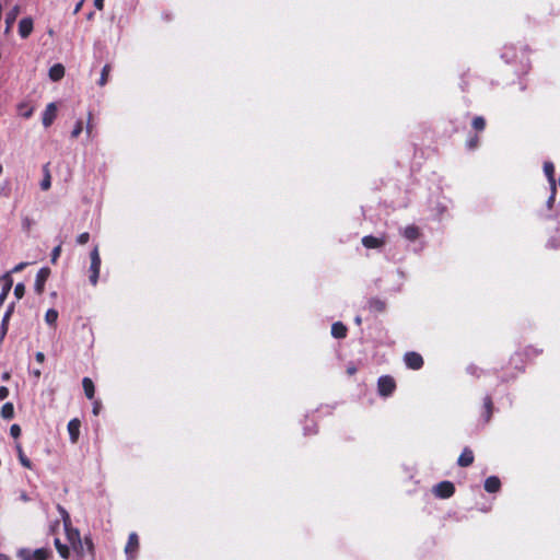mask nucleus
<instances>
[{
	"instance_id": "obj_4",
	"label": "nucleus",
	"mask_w": 560,
	"mask_h": 560,
	"mask_svg": "<svg viewBox=\"0 0 560 560\" xmlns=\"http://www.w3.org/2000/svg\"><path fill=\"white\" fill-rule=\"evenodd\" d=\"M432 492L439 499H450L455 493V486L452 481L444 480L436 483Z\"/></svg>"
},
{
	"instance_id": "obj_7",
	"label": "nucleus",
	"mask_w": 560,
	"mask_h": 560,
	"mask_svg": "<svg viewBox=\"0 0 560 560\" xmlns=\"http://www.w3.org/2000/svg\"><path fill=\"white\" fill-rule=\"evenodd\" d=\"M50 276V269L48 267H43L38 270L35 279V285L34 289L37 294H43L45 290V284L47 279Z\"/></svg>"
},
{
	"instance_id": "obj_9",
	"label": "nucleus",
	"mask_w": 560,
	"mask_h": 560,
	"mask_svg": "<svg viewBox=\"0 0 560 560\" xmlns=\"http://www.w3.org/2000/svg\"><path fill=\"white\" fill-rule=\"evenodd\" d=\"M57 117V106L55 103H49L43 113V125L49 127L52 125Z\"/></svg>"
},
{
	"instance_id": "obj_56",
	"label": "nucleus",
	"mask_w": 560,
	"mask_h": 560,
	"mask_svg": "<svg viewBox=\"0 0 560 560\" xmlns=\"http://www.w3.org/2000/svg\"><path fill=\"white\" fill-rule=\"evenodd\" d=\"M10 20H15V16H9V18L7 19V22H10Z\"/></svg>"
},
{
	"instance_id": "obj_51",
	"label": "nucleus",
	"mask_w": 560,
	"mask_h": 560,
	"mask_svg": "<svg viewBox=\"0 0 560 560\" xmlns=\"http://www.w3.org/2000/svg\"><path fill=\"white\" fill-rule=\"evenodd\" d=\"M82 4H83V0H81V1L75 5V8H74V13H78V12L81 10Z\"/></svg>"
},
{
	"instance_id": "obj_14",
	"label": "nucleus",
	"mask_w": 560,
	"mask_h": 560,
	"mask_svg": "<svg viewBox=\"0 0 560 560\" xmlns=\"http://www.w3.org/2000/svg\"><path fill=\"white\" fill-rule=\"evenodd\" d=\"M493 400L491 398V396L487 395L485 398H483V406H482V413H481V417L483 418V421L486 423H488L492 417V413H493Z\"/></svg>"
},
{
	"instance_id": "obj_31",
	"label": "nucleus",
	"mask_w": 560,
	"mask_h": 560,
	"mask_svg": "<svg viewBox=\"0 0 560 560\" xmlns=\"http://www.w3.org/2000/svg\"><path fill=\"white\" fill-rule=\"evenodd\" d=\"M44 171H45V177L43 178V180L40 183V188L43 190H47L51 186V177H50L47 165L44 167Z\"/></svg>"
},
{
	"instance_id": "obj_62",
	"label": "nucleus",
	"mask_w": 560,
	"mask_h": 560,
	"mask_svg": "<svg viewBox=\"0 0 560 560\" xmlns=\"http://www.w3.org/2000/svg\"><path fill=\"white\" fill-rule=\"evenodd\" d=\"M2 172H3V167H2V165L0 164V175L2 174Z\"/></svg>"
},
{
	"instance_id": "obj_22",
	"label": "nucleus",
	"mask_w": 560,
	"mask_h": 560,
	"mask_svg": "<svg viewBox=\"0 0 560 560\" xmlns=\"http://www.w3.org/2000/svg\"><path fill=\"white\" fill-rule=\"evenodd\" d=\"M2 281H3V287H2L0 295L8 298L10 290L13 285V279L11 277V272H7L5 275H3Z\"/></svg>"
},
{
	"instance_id": "obj_13",
	"label": "nucleus",
	"mask_w": 560,
	"mask_h": 560,
	"mask_svg": "<svg viewBox=\"0 0 560 560\" xmlns=\"http://www.w3.org/2000/svg\"><path fill=\"white\" fill-rule=\"evenodd\" d=\"M33 31V20L24 18L19 22V34L22 38H27Z\"/></svg>"
},
{
	"instance_id": "obj_10",
	"label": "nucleus",
	"mask_w": 560,
	"mask_h": 560,
	"mask_svg": "<svg viewBox=\"0 0 560 560\" xmlns=\"http://www.w3.org/2000/svg\"><path fill=\"white\" fill-rule=\"evenodd\" d=\"M474 460L475 455L472 450H470L469 447H464L463 452L457 458V465L459 467H469L472 465Z\"/></svg>"
},
{
	"instance_id": "obj_17",
	"label": "nucleus",
	"mask_w": 560,
	"mask_h": 560,
	"mask_svg": "<svg viewBox=\"0 0 560 560\" xmlns=\"http://www.w3.org/2000/svg\"><path fill=\"white\" fill-rule=\"evenodd\" d=\"M348 328L341 322H336L331 325V335L337 339L347 337Z\"/></svg>"
},
{
	"instance_id": "obj_18",
	"label": "nucleus",
	"mask_w": 560,
	"mask_h": 560,
	"mask_svg": "<svg viewBox=\"0 0 560 560\" xmlns=\"http://www.w3.org/2000/svg\"><path fill=\"white\" fill-rule=\"evenodd\" d=\"M420 234V229L415 224L406 226L402 233V235L410 242L418 240Z\"/></svg>"
},
{
	"instance_id": "obj_3",
	"label": "nucleus",
	"mask_w": 560,
	"mask_h": 560,
	"mask_svg": "<svg viewBox=\"0 0 560 560\" xmlns=\"http://www.w3.org/2000/svg\"><path fill=\"white\" fill-rule=\"evenodd\" d=\"M91 265H90V282L92 285H96L100 277L101 269V256L98 253V248L94 247V249L90 254Z\"/></svg>"
},
{
	"instance_id": "obj_30",
	"label": "nucleus",
	"mask_w": 560,
	"mask_h": 560,
	"mask_svg": "<svg viewBox=\"0 0 560 560\" xmlns=\"http://www.w3.org/2000/svg\"><path fill=\"white\" fill-rule=\"evenodd\" d=\"M58 319V312L54 308H49L45 314V320L49 325L56 324Z\"/></svg>"
},
{
	"instance_id": "obj_59",
	"label": "nucleus",
	"mask_w": 560,
	"mask_h": 560,
	"mask_svg": "<svg viewBox=\"0 0 560 560\" xmlns=\"http://www.w3.org/2000/svg\"><path fill=\"white\" fill-rule=\"evenodd\" d=\"M355 323H357V324H361V318H360V317H357V318H355Z\"/></svg>"
},
{
	"instance_id": "obj_6",
	"label": "nucleus",
	"mask_w": 560,
	"mask_h": 560,
	"mask_svg": "<svg viewBox=\"0 0 560 560\" xmlns=\"http://www.w3.org/2000/svg\"><path fill=\"white\" fill-rule=\"evenodd\" d=\"M139 549V537L136 533H131L128 536V541L125 547V553L128 560H135Z\"/></svg>"
},
{
	"instance_id": "obj_26",
	"label": "nucleus",
	"mask_w": 560,
	"mask_h": 560,
	"mask_svg": "<svg viewBox=\"0 0 560 560\" xmlns=\"http://www.w3.org/2000/svg\"><path fill=\"white\" fill-rule=\"evenodd\" d=\"M110 71H112L110 65L107 63L103 67L102 72H101V78L97 82L100 86H104L108 82Z\"/></svg>"
},
{
	"instance_id": "obj_50",
	"label": "nucleus",
	"mask_w": 560,
	"mask_h": 560,
	"mask_svg": "<svg viewBox=\"0 0 560 560\" xmlns=\"http://www.w3.org/2000/svg\"><path fill=\"white\" fill-rule=\"evenodd\" d=\"M7 332H8V329L5 327L0 326V342L4 339Z\"/></svg>"
},
{
	"instance_id": "obj_55",
	"label": "nucleus",
	"mask_w": 560,
	"mask_h": 560,
	"mask_svg": "<svg viewBox=\"0 0 560 560\" xmlns=\"http://www.w3.org/2000/svg\"><path fill=\"white\" fill-rule=\"evenodd\" d=\"M94 18V12H90L86 16L88 20H92Z\"/></svg>"
},
{
	"instance_id": "obj_19",
	"label": "nucleus",
	"mask_w": 560,
	"mask_h": 560,
	"mask_svg": "<svg viewBox=\"0 0 560 560\" xmlns=\"http://www.w3.org/2000/svg\"><path fill=\"white\" fill-rule=\"evenodd\" d=\"M15 450H16V453H18V457H19V460L21 463V465L27 469H31L32 468V462L30 460V458L24 454V451H23V447L21 445L20 442H16L15 443Z\"/></svg>"
},
{
	"instance_id": "obj_15",
	"label": "nucleus",
	"mask_w": 560,
	"mask_h": 560,
	"mask_svg": "<svg viewBox=\"0 0 560 560\" xmlns=\"http://www.w3.org/2000/svg\"><path fill=\"white\" fill-rule=\"evenodd\" d=\"M368 308L371 313H383L386 310V302L378 298H371L368 301Z\"/></svg>"
},
{
	"instance_id": "obj_58",
	"label": "nucleus",
	"mask_w": 560,
	"mask_h": 560,
	"mask_svg": "<svg viewBox=\"0 0 560 560\" xmlns=\"http://www.w3.org/2000/svg\"><path fill=\"white\" fill-rule=\"evenodd\" d=\"M10 20H15V16H9V18L7 19V22H10Z\"/></svg>"
},
{
	"instance_id": "obj_52",
	"label": "nucleus",
	"mask_w": 560,
	"mask_h": 560,
	"mask_svg": "<svg viewBox=\"0 0 560 560\" xmlns=\"http://www.w3.org/2000/svg\"><path fill=\"white\" fill-rule=\"evenodd\" d=\"M5 300H7V298H5V296L0 295V308L2 307V305H3V303H4V301H5Z\"/></svg>"
},
{
	"instance_id": "obj_20",
	"label": "nucleus",
	"mask_w": 560,
	"mask_h": 560,
	"mask_svg": "<svg viewBox=\"0 0 560 560\" xmlns=\"http://www.w3.org/2000/svg\"><path fill=\"white\" fill-rule=\"evenodd\" d=\"M82 387L86 398L93 399L95 395V386L93 381L90 377H84L82 380Z\"/></svg>"
},
{
	"instance_id": "obj_48",
	"label": "nucleus",
	"mask_w": 560,
	"mask_h": 560,
	"mask_svg": "<svg viewBox=\"0 0 560 560\" xmlns=\"http://www.w3.org/2000/svg\"><path fill=\"white\" fill-rule=\"evenodd\" d=\"M13 312H14V303H11V304L8 306V308H7V311H5V313H4V314H8V315H9V317H11V316H12V314H13Z\"/></svg>"
},
{
	"instance_id": "obj_42",
	"label": "nucleus",
	"mask_w": 560,
	"mask_h": 560,
	"mask_svg": "<svg viewBox=\"0 0 560 560\" xmlns=\"http://www.w3.org/2000/svg\"><path fill=\"white\" fill-rule=\"evenodd\" d=\"M27 266V262H20L19 265H16L10 272L13 273V272H20L21 270H23L25 267Z\"/></svg>"
},
{
	"instance_id": "obj_60",
	"label": "nucleus",
	"mask_w": 560,
	"mask_h": 560,
	"mask_svg": "<svg viewBox=\"0 0 560 560\" xmlns=\"http://www.w3.org/2000/svg\"><path fill=\"white\" fill-rule=\"evenodd\" d=\"M9 378V374L8 373H4L3 374V380H8Z\"/></svg>"
},
{
	"instance_id": "obj_44",
	"label": "nucleus",
	"mask_w": 560,
	"mask_h": 560,
	"mask_svg": "<svg viewBox=\"0 0 560 560\" xmlns=\"http://www.w3.org/2000/svg\"><path fill=\"white\" fill-rule=\"evenodd\" d=\"M11 317H9L8 314H4L3 315V318H2V322H1V327H5L7 329H9V320H10Z\"/></svg>"
},
{
	"instance_id": "obj_32",
	"label": "nucleus",
	"mask_w": 560,
	"mask_h": 560,
	"mask_svg": "<svg viewBox=\"0 0 560 560\" xmlns=\"http://www.w3.org/2000/svg\"><path fill=\"white\" fill-rule=\"evenodd\" d=\"M94 127H95V125L93 122V115H92L91 112H89L86 127H85V131H86V135H88L89 138L93 137V129H94Z\"/></svg>"
},
{
	"instance_id": "obj_43",
	"label": "nucleus",
	"mask_w": 560,
	"mask_h": 560,
	"mask_svg": "<svg viewBox=\"0 0 560 560\" xmlns=\"http://www.w3.org/2000/svg\"><path fill=\"white\" fill-rule=\"evenodd\" d=\"M556 200V192H553V190H551V195L550 197L548 198V201H547V205H548V208H552V205Z\"/></svg>"
},
{
	"instance_id": "obj_34",
	"label": "nucleus",
	"mask_w": 560,
	"mask_h": 560,
	"mask_svg": "<svg viewBox=\"0 0 560 560\" xmlns=\"http://www.w3.org/2000/svg\"><path fill=\"white\" fill-rule=\"evenodd\" d=\"M25 294V285L23 283H18L14 288V295L18 300L22 299Z\"/></svg>"
},
{
	"instance_id": "obj_8",
	"label": "nucleus",
	"mask_w": 560,
	"mask_h": 560,
	"mask_svg": "<svg viewBox=\"0 0 560 560\" xmlns=\"http://www.w3.org/2000/svg\"><path fill=\"white\" fill-rule=\"evenodd\" d=\"M361 242H362V245L365 248H369V249L381 248L386 243L385 237H376V236H373V235H365V236H363Z\"/></svg>"
},
{
	"instance_id": "obj_2",
	"label": "nucleus",
	"mask_w": 560,
	"mask_h": 560,
	"mask_svg": "<svg viewBox=\"0 0 560 560\" xmlns=\"http://www.w3.org/2000/svg\"><path fill=\"white\" fill-rule=\"evenodd\" d=\"M397 384L393 376L383 375L377 380V393L381 397H389L396 390Z\"/></svg>"
},
{
	"instance_id": "obj_12",
	"label": "nucleus",
	"mask_w": 560,
	"mask_h": 560,
	"mask_svg": "<svg viewBox=\"0 0 560 560\" xmlns=\"http://www.w3.org/2000/svg\"><path fill=\"white\" fill-rule=\"evenodd\" d=\"M544 172L545 175L548 178V182L550 184V189L553 190V192H557V184L555 178V165L552 162H545L544 163Z\"/></svg>"
},
{
	"instance_id": "obj_16",
	"label": "nucleus",
	"mask_w": 560,
	"mask_h": 560,
	"mask_svg": "<svg viewBox=\"0 0 560 560\" xmlns=\"http://www.w3.org/2000/svg\"><path fill=\"white\" fill-rule=\"evenodd\" d=\"M485 490L489 493H495L501 489V480L497 476H490L485 480Z\"/></svg>"
},
{
	"instance_id": "obj_46",
	"label": "nucleus",
	"mask_w": 560,
	"mask_h": 560,
	"mask_svg": "<svg viewBox=\"0 0 560 560\" xmlns=\"http://www.w3.org/2000/svg\"><path fill=\"white\" fill-rule=\"evenodd\" d=\"M104 1L105 0H94V7L98 10H103L104 9Z\"/></svg>"
},
{
	"instance_id": "obj_54",
	"label": "nucleus",
	"mask_w": 560,
	"mask_h": 560,
	"mask_svg": "<svg viewBox=\"0 0 560 560\" xmlns=\"http://www.w3.org/2000/svg\"><path fill=\"white\" fill-rule=\"evenodd\" d=\"M0 560H11V559L4 553H0Z\"/></svg>"
},
{
	"instance_id": "obj_63",
	"label": "nucleus",
	"mask_w": 560,
	"mask_h": 560,
	"mask_svg": "<svg viewBox=\"0 0 560 560\" xmlns=\"http://www.w3.org/2000/svg\"><path fill=\"white\" fill-rule=\"evenodd\" d=\"M2 280V277H0V281Z\"/></svg>"
},
{
	"instance_id": "obj_45",
	"label": "nucleus",
	"mask_w": 560,
	"mask_h": 560,
	"mask_svg": "<svg viewBox=\"0 0 560 560\" xmlns=\"http://www.w3.org/2000/svg\"><path fill=\"white\" fill-rule=\"evenodd\" d=\"M35 359L38 363H43L45 361V354L43 352H36Z\"/></svg>"
},
{
	"instance_id": "obj_36",
	"label": "nucleus",
	"mask_w": 560,
	"mask_h": 560,
	"mask_svg": "<svg viewBox=\"0 0 560 560\" xmlns=\"http://www.w3.org/2000/svg\"><path fill=\"white\" fill-rule=\"evenodd\" d=\"M10 434L12 438L18 439L21 435V427L16 423L12 424L10 428Z\"/></svg>"
},
{
	"instance_id": "obj_35",
	"label": "nucleus",
	"mask_w": 560,
	"mask_h": 560,
	"mask_svg": "<svg viewBox=\"0 0 560 560\" xmlns=\"http://www.w3.org/2000/svg\"><path fill=\"white\" fill-rule=\"evenodd\" d=\"M61 254V244H58L51 252L50 259L52 264H56Z\"/></svg>"
},
{
	"instance_id": "obj_1",
	"label": "nucleus",
	"mask_w": 560,
	"mask_h": 560,
	"mask_svg": "<svg viewBox=\"0 0 560 560\" xmlns=\"http://www.w3.org/2000/svg\"><path fill=\"white\" fill-rule=\"evenodd\" d=\"M524 357H529V352L517 350L511 355L509 364L513 365V369L515 370V372L509 373L506 376H503L502 377L503 382H509L511 380H514V378H516V376L518 374L525 372L526 360L524 359Z\"/></svg>"
},
{
	"instance_id": "obj_53",
	"label": "nucleus",
	"mask_w": 560,
	"mask_h": 560,
	"mask_svg": "<svg viewBox=\"0 0 560 560\" xmlns=\"http://www.w3.org/2000/svg\"><path fill=\"white\" fill-rule=\"evenodd\" d=\"M33 374H34V376H35L36 378H39V376H40V371H39V370H35V371H33Z\"/></svg>"
},
{
	"instance_id": "obj_61",
	"label": "nucleus",
	"mask_w": 560,
	"mask_h": 560,
	"mask_svg": "<svg viewBox=\"0 0 560 560\" xmlns=\"http://www.w3.org/2000/svg\"><path fill=\"white\" fill-rule=\"evenodd\" d=\"M32 115V110L25 114V117H30Z\"/></svg>"
},
{
	"instance_id": "obj_37",
	"label": "nucleus",
	"mask_w": 560,
	"mask_h": 560,
	"mask_svg": "<svg viewBox=\"0 0 560 560\" xmlns=\"http://www.w3.org/2000/svg\"><path fill=\"white\" fill-rule=\"evenodd\" d=\"M90 241V234L88 232H83L81 233L78 237H77V243L80 244V245H84L86 244L88 242Z\"/></svg>"
},
{
	"instance_id": "obj_25",
	"label": "nucleus",
	"mask_w": 560,
	"mask_h": 560,
	"mask_svg": "<svg viewBox=\"0 0 560 560\" xmlns=\"http://www.w3.org/2000/svg\"><path fill=\"white\" fill-rule=\"evenodd\" d=\"M79 546H80V555L83 556V548L84 546L86 547L88 549V552L93 555L94 553V544H93V540L91 537H84V540L81 541L79 540Z\"/></svg>"
},
{
	"instance_id": "obj_29",
	"label": "nucleus",
	"mask_w": 560,
	"mask_h": 560,
	"mask_svg": "<svg viewBox=\"0 0 560 560\" xmlns=\"http://www.w3.org/2000/svg\"><path fill=\"white\" fill-rule=\"evenodd\" d=\"M471 126L476 131H482L486 128V120L482 116H476L472 119Z\"/></svg>"
},
{
	"instance_id": "obj_41",
	"label": "nucleus",
	"mask_w": 560,
	"mask_h": 560,
	"mask_svg": "<svg viewBox=\"0 0 560 560\" xmlns=\"http://www.w3.org/2000/svg\"><path fill=\"white\" fill-rule=\"evenodd\" d=\"M9 396V389L5 386H0V400H4Z\"/></svg>"
},
{
	"instance_id": "obj_27",
	"label": "nucleus",
	"mask_w": 560,
	"mask_h": 560,
	"mask_svg": "<svg viewBox=\"0 0 560 560\" xmlns=\"http://www.w3.org/2000/svg\"><path fill=\"white\" fill-rule=\"evenodd\" d=\"M50 556V550L46 548H38L33 552L32 560H47Z\"/></svg>"
},
{
	"instance_id": "obj_24",
	"label": "nucleus",
	"mask_w": 560,
	"mask_h": 560,
	"mask_svg": "<svg viewBox=\"0 0 560 560\" xmlns=\"http://www.w3.org/2000/svg\"><path fill=\"white\" fill-rule=\"evenodd\" d=\"M55 546L61 558L68 559L70 556L69 547L60 541L59 538L55 539Z\"/></svg>"
},
{
	"instance_id": "obj_5",
	"label": "nucleus",
	"mask_w": 560,
	"mask_h": 560,
	"mask_svg": "<svg viewBox=\"0 0 560 560\" xmlns=\"http://www.w3.org/2000/svg\"><path fill=\"white\" fill-rule=\"evenodd\" d=\"M404 362L408 369L415 371L422 369L424 364L422 355L416 351L406 352L404 355Z\"/></svg>"
},
{
	"instance_id": "obj_33",
	"label": "nucleus",
	"mask_w": 560,
	"mask_h": 560,
	"mask_svg": "<svg viewBox=\"0 0 560 560\" xmlns=\"http://www.w3.org/2000/svg\"><path fill=\"white\" fill-rule=\"evenodd\" d=\"M82 130H83V121L81 119H79L75 122L73 130L71 131V137L78 138L81 135Z\"/></svg>"
},
{
	"instance_id": "obj_47",
	"label": "nucleus",
	"mask_w": 560,
	"mask_h": 560,
	"mask_svg": "<svg viewBox=\"0 0 560 560\" xmlns=\"http://www.w3.org/2000/svg\"><path fill=\"white\" fill-rule=\"evenodd\" d=\"M31 225H32V220L27 217L24 218L23 219V228L28 230L31 228Z\"/></svg>"
},
{
	"instance_id": "obj_11",
	"label": "nucleus",
	"mask_w": 560,
	"mask_h": 560,
	"mask_svg": "<svg viewBox=\"0 0 560 560\" xmlns=\"http://www.w3.org/2000/svg\"><path fill=\"white\" fill-rule=\"evenodd\" d=\"M80 428H81V421L79 419L74 418L69 421L68 432H69L70 441L72 443H77L79 441Z\"/></svg>"
},
{
	"instance_id": "obj_38",
	"label": "nucleus",
	"mask_w": 560,
	"mask_h": 560,
	"mask_svg": "<svg viewBox=\"0 0 560 560\" xmlns=\"http://www.w3.org/2000/svg\"><path fill=\"white\" fill-rule=\"evenodd\" d=\"M19 557L22 559V560H32L33 558V552H31L30 550L27 549H21L19 551Z\"/></svg>"
},
{
	"instance_id": "obj_57",
	"label": "nucleus",
	"mask_w": 560,
	"mask_h": 560,
	"mask_svg": "<svg viewBox=\"0 0 560 560\" xmlns=\"http://www.w3.org/2000/svg\"><path fill=\"white\" fill-rule=\"evenodd\" d=\"M10 20H15V16H9V18L7 19V22H10Z\"/></svg>"
},
{
	"instance_id": "obj_40",
	"label": "nucleus",
	"mask_w": 560,
	"mask_h": 560,
	"mask_svg": "<svg viewBox=\"0 0 560 560\" xmlns=\"http://www.w3.org/2000/svg\"><path fill=\"white\" fill-rule=\"evenodd\" d=\"M478 142H479V138H478V136H475V137H472V138H470V139H469V141H468V147H469L470 149H475V148H477Z\"/></svg>"
},
{
	"instance_id": "obj_49",
	"label": "nucleus",
	"mask_w": 560,
	"mask_h": 560,
	"mask_svg": "<svg viewBox=\"0 0 560 560\" xmlns=\"http://www.w3.org/2000/svg\"><path fill=\"white\" fill-rule=\"evenodd\" d=\"M357 373V368L354 365H350L347 368L348 375H354Z\"/></svg>"
},
{
	"instance_id": "obj_21",
	"label": "nucleus",
	"mask_w": 560,
	"mask_h": 560,
	"mask_svg": "<svg viewBox=\"0 0 560 560\" xmlns=\"http://www.w3.org/2000/svg\"><path fill=\"white\" fill-rule=\"evenodd\" d=\"M63 75H65V67L60 63H56L49 69V78L52 81H59L63 78Z\"/></svg>"
},
{
	"instance_id": "obj_28",
	"label": "nucleus",
	"mask_w": 560,
	"mask_h": 560,
	"mask_svg": "<svg viewBox=\"0 0 560 560\" xmlns=\"http://www.w3.org/2000/svg\"><path fill=\"white\" fill-rule=\"evenodd\" d=\"M522 351H528L529 352V357H524L526 362L533 360L534 358H536V357H538L539 354L542 353V349H537V348H535L533 346H527L524 349H522Z\"/></svg>"
},
{
	"instance_id": "obj_23",
	"label": "nucleus",
	"mask_w": 560,
	"mask_h": 560,
	"mask_svg": "<svg viewBox=\"0 0 560 560\" xmlns=\"http://www.w3.org/2000/svg\"><path fill=\"white\" fill-rule=\"evenodd\" d=\"M1 417L3 419H7V420H10L14 417V407H13V404L12 402H5L2 407H1Z\"/></svg>"
},
{
	"instance_id": "obj_39",
	"label": "nucleus",
	"mask_w": 560,
	"mask_h": 560,
	"mask_svg": "<svg viewBox=\"0 0 560 560\" xmlns=\"http://www.w3.org/2000/svg\"><path fill=\"white\" fill-rule=\"evenodd\" d=\"M101 408H102V402L100 400H95L93 402V409H92L93 415L97 416L101 411Z\"/></svg>"
}]
</instances>
